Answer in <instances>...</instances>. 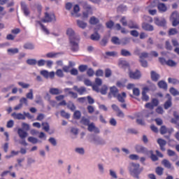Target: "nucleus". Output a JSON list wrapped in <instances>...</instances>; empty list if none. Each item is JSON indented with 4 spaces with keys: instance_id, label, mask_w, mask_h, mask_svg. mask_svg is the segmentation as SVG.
Returning a JSON list of instances; mask_svg holds the SVG:
<instances>
[{
    "instance_id": "nucleus-1",
    "label": "nucleus",
    "mask_w": 179,
    "mask_h": 179,
    "mask_svg": "<svg viewBox=\"0 0 179 179\" xmlns=\"http://www.w3.org/2000/svg\"><path fill=\"white\" fill-rule=\"evenodd\" d=\"M66 34L69 37L70 44L73 51H78L79 47V38H76L75 36V31L72 28H69L66 30Z\"/></svg>"
},
{
    "instance_id": "nucleus-2",
    "label": "nucleus",
    "mask_w": 179,
    "mask_h": 179,
    "mask_svg": "<svg viewBox=\"0 0 179 179\" xmlns=\"http://www.w3.org/2000/svg\"><path fill=\"white\" fill-rule=\"evenodd\" d=\"M129 171L132 177L136 179H139L141 178V177H139V174L143 171V167L141 168V165L139 164L131 163L130 164Z\"/></svg>"
},
{
    "instance_id": "nucleus-3",
    "label": "nucleus",
    "mask_w": 179,
    "mask_h": 179,
    "mask_svg": "<svg viewBox=\"0 0 179 179\" xmlns=\"http://www.w3.org/2000/svg\"><path fill=\"white\" fill-rule=\"evenodd\" d=\"M40 74L42 75V76H43V78H45V79H54L55 76V72L54 71H50L49 72L47 70H42L40 71Z\"/></svg>"
},
{
    "instance_id": "nucleus-4",
    "label": "nucleus",
    "mask_w": 179,
    "mask_h": 179,
    "mask_svg": "<svg viewBox=\"0 0 179 179\" xmlns=\"http://www.w3.org/2000/svg\"><path fill=\"white\" fill-rule=\"evenodd\" d=\"M171 21L172 22V26L176 27V26H178L179 24V14L177 11H175L172 13L171 16Z\"/></svg>"
},
{
    "instance_id": "nucleus-5",
    "label": "nucleus",
    "mask_w": 179,
    "mask_h": 179,
    "mask_svg": "<svg viewBox=\"0 0 179 179\" xmlns=\"http://www.w3.org/2000/svg\"><path fill=\"white\" fill-rule=\"evenodd\" d=\"M92 14H93V9H92V7H90V6H88L85 9V10L83 11L82 19L83 20H86V19L89 17V15Z\"/></svg>"
},
{
    "instance_id": "nucleus-6",
    "label": "nucleus",
    "mask_w": 179,
    "mask_h": 179,
    "mask_svg": "<svg viewBox=\"0 0 179 179\" xmlns=\"http://www.w3.org/2000/svg\"><path fill=\"white\" fill-rule=\"evenodd\" d=\"M94 145H106V141L99 136H95L91 140Z\"/></svg>"
},
{
    "instance_id": "nucleus-7",
    "label": "nucleus",
    "mask_w": 179,
    "mask_h": 179,
    "mask_svg": "<svg viewBox=\"0 0 179 179\" xmlns=\"http://www.w3.org/2000/svg\"><path fill=\"white\" fill-rule=\"evenodd\" d=\"M159 62L162 64V65H168V66H176L177 63L172 59H169L166 61L164 58H159Z\"/></svg>"
},
{
    "instance_id": "nucleus-8",
    "label": "nucleus",
    "mask_w": 179,
    "mask_h": 179,
    "mask_svg": "<svg viewBox=\"0 0 179 179\" xmlns=\"http://www.w3.org/2000/svg\"><path fill=\"white\" fill-rule=\"evenodd\" d=\"M43 23H48V22H55V15L54 14H45V19L42 20Z\"/></svg>"
},
{
    "instance_id": "nucleus-9",
    "label": "nucleus",
    "mask_w": 179,
    "mask_h": 179,
    "mask_svg": "<svg viewBox=\"0 0 179 179\" xmlns=\"http://www.w3.org/2000/svg\"><path fill=\"white\" fill-rule=\"evenodd\" d=\"M95 83L96 85H92V89L95 92H99V86H101V85H103V80H101V78H96L95 79Z\"/></svg>"
},
{
    "instance_id": "nucleus-10",
    "label": "nucleus",
    "mask_w": 179,
    "mask_h": 179,
    "mask_svg": "<svg viewBox=\"0 0 179 179\" xmlns=\"http://www.w3.org/2000/svg\"><path fill=\"white\" fill-rule=\"evenodd\" d=\"M80 11V7H79V5L76 4L73 6V11L71 13L72 16H73V17H80V13H79Z\"/></svg>"
},
{
    "instance_id": "nucleus-11",
    "label": "nucleus",
    "mask_w": 179,
    "mask_h": 179,
    "mask_svg": "<svg viewBox=\"0 0 179 179\" xmlns=\"http://www.w3.org/2000/svg\"><path fill=\"white\" fill-rule=\"evenodd\" d=\"M129 78H131V79H140L141 74V71H130L129 73Z\"/></svg>"
},
{
    "instance_id": "nucleus-12",
    "label": "nucleus",
    "mask_w": 179,
    "mask_h": 179,
    "mask_svg": "<svg viewBox=\"0 0 179 179\" xmlns=\"http://www.w3.org/2000/svg\"><path fill=\"white\" fill-rule=\"evenodd\" d=\"M111 96L117 97L118 96V89L117 87L113 86L110 88V92L108 94V97L111 98Z\"/></svg>"
},
{
    "instance_id": "nucleus-13",
    "label": "nucleus",
    "mask_w": 179,
    "mask_h": 179,
    "mask_svg": "<svg viewBox=\"0 0 179 179\" xmlns=\"http://www.w3.org/2000/svg\"><path fill=\"white\" fill-rule=\"evenodd\" d=\"M148 92H149V88L148 87H145L143 89L142 97H141L143 101H149V96L146 94Z\"/></svg>"
},
{
    "instance_id": "nucleus-14",
    "label": "nucleus",
    "mask_w": 179,
    "mask_h": 179,
    "mask_svg": "<svg viewBox=\"0 0 179 179\" xmlns=\"http://www.w3.org/2000/svg\"><path fill=\"white\" fill-rule=\"evenodd\" d=\"M166 97L167 98V101L165 102L164 107L165 108V110H169V108H170V107L172 106V103H171V96H170L169 94H167L166 95Z\"/></svg>"
},
{
    "instance_id": "nucleus-15",
    "label": "nucleus",
    "mask_w": 179,
    "mask_h": 179,
    "mask_svg": "<svg viewBox=\"0 0 179 179\" xmlns=\"http://www.w3.org/2000/svg\"><path fill=\"white\" fill-rule=\"evenodd\" d=\"M88 131H90V132H94L95 134L100 133V130L99 129V128L96 127L94 123H91L88 124Z\"/></svg>"
},
{
    "instance_id": "nucleus-16",
    "label": "nucleus",
    "mask_w": 179,
    "mask_h": 179,
    "mask_svg": "<svg viewBox=\"0 0 179 179\" xmlns=\"http://www.w3.org/2000/svg\"><path fill=\"white\" fill-rule=\"evenodd\" d=\"M136 153H146L147 150L145 147L141 145H136L134 147Z\"/></svg>"
},
{
    "instance_id": "nucleus-17",
    "label": "nucleus",
    "mask_w": 179,
    "mask_h": 179,
    "mask_svg": "<svg viewBox=\"0 0 179 179\" xmlns=\"http://www.w3.org/2000/svg\"><path fill=\"white\" fill-rule=\"evenodd\" d=\"M11 117H13L14 120H26V117H24V113H13L11 114Z\"/></svg>"
},
{
    "instance_id": "nucleus-18",
    "label": "nucleus",
    "mask_w": 179,
    "mask_h": 179,
    "mask_svg": "<svg viewBox=\"0 0 179 179\" xmlns=\"http://www.w3.org/2000/svg\"><path fill=\"white\" fill-rule=\"evenodd\" d=\"M17 134L20 138V139H26L27 138V133L23 129H18Z\"/></svg>"
},
{
    "instance_id": "nucleus-19",
    "label": "nucleus",
    "mask_w": 179,
    "mask_h": 179,
    "mask_svg": "<svg viewBox=\"0 0 179 179\" xmlns=\"http://www.w3.org/2000/svg\"><path fill=\"white\" fill-rule=\"evenodd\" d=\"M162 164L164 166L166 169H169V170H174V166L171 164V163L169 162L167 159H164L162 162Z\"/></svg>"
},
{
    "instance_id": "nucleus-20",
    "label": "nucleus",
    "mask_w": 179,
    "mask_h": 179,
    "mask_svg": "<svg viewBox=\"0 0 179 179\" xmlns=\"http://www.w3.org/2000/svg\"><path fill=\"white\" fill-rule=\"evenodd\" d=\"M21 8L25 16H29V15H30V10L24 2L21 3Z\"/></svg>"
},
{
    "instance_id": "nucleus-21",
    "label": "nucleus",
    "mask_w": 179,
    "mask_h": 179,
    "mask_svg": "<svg viewBox=\"0 0 179 179\" xmlns=\"http://www.w3.org/2000/svg\"><path fill=\"white\" fill-rule=\"evenodd\" d=\"M155 24H157V26H166V20L165 19L159 20V18L155 17Z\"/></svg>"
},
{
    "instance_id": "nucleus-22",
    "label": "nucleus",
    "mask_w": 179,
    "mask_h": 179,
    "mask_svg": "<svg viewBox=\"0 0 179 179\" xmlns=\"http://www.w3.org/2000/svg\"><path fill=\"white\" fill-rule=\"evenodd\" d=\"M115 29H116V30H121L122 34H128V33H129V31L127 30L125 28H122L120 24H116Z\"/></svg>"
},
{
    "instance_id": "nucleus-23",
    "label": "nucleus",
    "mask_w": 179,
    "mask_h": 179,
    "mask_svg": "<svg viewBox=\"0 0 179 179\" xmlns=\"http://www.w3.org/2000/svg\"><path fill=\"white\" fill-rule=\"evenodd\" d=\"M157 143L159 145L160 148H161V150H162L163 152H164V150H166V148H164V146H166V144L167 143L166 142V141L162 139V138H159L157 140Z\"/></svg>"
},
{
    "instance_id": "nucleus-24",
    "label": "nucleus",
    "mask_w": 179,
    "mask_h": 179,
    "mask_svg": "<svg viewBox=\"0 0 179 179\" xmlns=\"http://www.w3.org/2000/svg\"><path fill=\"white\" fill-rule=\"evenodd\" d=\"M118 101L120 103H124L125 101V99L127 98V94L125 92H122V94H118L117 96Z\"/></svg>"
},
{
    "instance_id": "nucleus-25",
    "label": "nucleus",
    "mask_w": 179,
    "mask_h": 179,
    "mask_svg": "<svg viewBox=\"0 0 179 179\" xmlns=\"http://www.w3.org/2000/svg\"><path fill=\"white\" fill-rule=\"evenodd\" d=\"M77 25L80 27V29H85L86 27H87V23L85 22L84 21H82L80 20H77L76 21Z\"/></svg>"
},
{
    "instance_id": "nucleus-26",
    "label": "nucleus",
    "mask_w": 179,
    "mask_h": 179,
    "mask_svg": "<svg viewBox=\"0 0 179 179\" xmlns=\"http://www.w3.org/2000/svg\"><path fill=\"white\" fill-rule=\"evenodd\" d=\"M151 78L154 82H157L160 79V76L156 71H151Z\"/></svg>"
},
{
    "instance_id": "nucleus-27",
    "label": "nucleus",
    "mask_w": 179,
    "mask_h": 179,
    "mask_svg": "<svg viewBox=\"0 0 179 179\" xmlns=\"http://www.w3.org/2000/svg\"><path fill=\"white\" fill-rule=\"evenodd\" d=\"M73 90H76L79 94H83L86 92V88L85 87H80V88L78 86H74Z\"/></svg>"
},
{
    "instance_id": "nucleus-28",
    "label": "nucleus",
    "mask_w": 179,
    "mask_h": 179,
    "mask_svg": "<svg viewBox=\"0 0 179 179\" xmlns=\"http://www.w3.org/2000/svg\"><path fill=\"white\" fill-rule=\"evenodd\" d=\"M49 92L50 94L53 95L61 94L62 93V91L58 88H50Z\"/></svg>"
},
{
    "instance_id": "nucleus-29",
    "label": "nucleus",
    "mask_w": 179,
    "mask_h": 179,
    "mask_svg": "<svg viewBox=\"0 0 179 179\" xmlns=\"http://www.w3.org/2000/svg\"><path fill=\"white\" fill-rule=\"evenodd\" d=\"M74 151L77 153V155H80V156H83V155H85V148L82 147L76 148Z\"/></svg>"
},
{
    "instance_id": "nucleus-30",
    "label": "nucleus",
    "mask_w": 179,
    "mask_h": 179,
    "mask_svg": "<svg viewBox=\"0 0 179 179\" xmlns=\"http://www.w3.org/2000/svg\"><path fill=\"white\" fill-rule=\"evenodd\" d=\"M142 27L144 30H147L148 31H153V26L149 24L143 23Z\"/></svg>"
},
{
    "instance_id": "nucleus-31",
    "label": "nucleus",
    "mask_w": 179,
    "mask_h": 179,
    "mask_svg": "<svg viewBox=\"0 0 179 179\" xmlns=\"http://www.w3.org/2000/svg\"><path fill=\"white\" fill-rule=\"evenodd\" d=\"M109 176H110L113 179H118V175H117V172L113 169L109 170Z\"/></svg>"
},
{
    "instance_id": "nucleus-32",
    "label": "nucleus",
    "mask_w": 179,
    "mask_h": 179,
    "mask_svg": "<svg viewBox=\"0 0 179 179\" xmlns=\"http://www.w3.org/2000/svg\"><path fill=\"white\" fill-rule=\"evenodd\" d=\"M90 38L94 41H99L100 40V34H99L97 32H95L91 35Z\"/></svg>"
},
{
    "instance_id": "nucleus-33",
    "label": "nucleus",
    "mask_w": 179,
    "mask_h": 179,
    "mask_svg": "<svg viewBox=\"0 0 179 179\" xmlns=\"http://www.w3.org/2000/svg\"><path fill=\"white\" fill-rule=\"evenodd\" d=\"M28 141L31 142V143H33L34 145H35L36 143H41V141H38V139L32 136L28 138Z\"/></svg>"
},
{
    "instance_id": "nucleus-34",
    "label": "nucleus",
    "mask_w": 179,
    "mask_h": 179,
    "mask_svg": "<svg viewBox=\"0 0 179 179\" xmlns=\"http://www.w3.org/2000/svg\"><path fill=\"white\" fill-rule=\"evenodd\" d=\"M118 65L120 68H127L129 64L125 60H120Z\"/></svg>"
},
{
    "instance_id": "nucleus-35",
    "label": "nucleus",
    "mask_w": 179,
    "mask_h": 179,
    "mask_svg": "<svg viewBox=\"0 0 179 179\" xmlns=\"http://www.w3.org/2000/svg\"><path fill=\"white\" fill-rule=\"evenodd\" d=\"M158 9L160 12H166L167 10V6L164 3L158 4Z\"/></svg>"
},
{
    "instance_id": "nucleus-36",
    "label": "nucleus",
    "mask_w": 179,
    "mask_h": 179,
    "mask_svg": "<svg viewBox=\"0 0 179 179\" xmlns=\"http://www.w3.org/2000/svg\"><path fill=\"white\" fill-rule=\"evenodd\" d=\"M111 41L112 43H113V44H116L117 45H120V44H121V40H120V38L117 36L112 37Z\"/></svg>"
},
{
    "instance_id": "nucleus-37",
    "label": "nucleus",
    "mask_w": 179,
    "mask_h": 179,
    "mask_svg": "<svg viewBox=\"0 0 179 179\" xmlns=\"http://www.w3.org/2000/svg\"><path fill=\"white\" fill-rule=\"evenodd\" d=\"M37 24H40L41 29L43 30V31H44V33H45V34H50V31H48L47 27H44V25H43V24H41V22L38 21Z\"/></svg>"
},
{
    "instance_id": "nucleus-38",
    "label": "nucleus",
    "mask_w": 179,
    "mask_h": 179,
    "mask_svg": "<svg viewBox=\"0 0 179 179\" xmlns=\"http://www.w3.org/2000/svg\"><path fill=\"white\" fill-rule=\"evenodd\" d=\"M97 23H99V18H97L94 16L90 17V24H97Z\"/></svg>"
},
{
    "instance_id": "nucleus-39",
    "label": "nucleus",
    "mask_w": 179,
    "mask_h": 179,
    "mask_svg": "<svg viewBox=\"0 0 179 179\" xmlns=\"http://www.w3.org/2000/svg\"><path fill=\"white\" fill-rule=\"evenodd\" d=\"M17 52H19V49H17V48H10V49H8V53L10 55H13V54H17Z\"/></svg>"
},
{
    "instance_id": "nucleus-40",
    "label": "nucleus",
    "mask_w": 179,
    "mask_h": 179,
    "mask_svg": "<svg viewBox=\"0 0 179 179\" xmlns=\"http://www.w3.org/2000/svg\"><path fill=\"white\" fill-rule=\"evenodd\" d=\"M130 40L131 39L129 38H124L120 40V44L122 45H127V44H129Z\"/></svg>"
},
{
    "instance_id": "nucleus-41",
    "label": "nucleus",
    "mask_w": 179,
    "mask_h": 179,
    "mask_svg": "<svg viewBox=\"0 0 179 179\" xmlns=\"http://www.w3.org/2000/svg\"><path fill=\"white\" fill-rule=\"evenodd\" d=\"M163 171H164V169L160 166L157 167L155 169V172L158 176H163Z\"/></svg>"
},
{
    "instance_id": "nucleus-42",
    "label": "nucleus",
    "mask_w": 179,
    "mask_h": 179,
    "mask_svg": "<svg viewBox=\"0 0 179 179\" xmlns=\"http://www.w3.org/2000/svg\"><path fill=\"white\" fill-rule=\"evenodd\" d=\"M129 159L130 160H134V161H136V160H139V155H136V154H131L129 156Z\"/></svg>"
},
{
    "instance_id": "nucleus-43",
    "label": "nucleus",
    "mask_w": 179,
    "mask_h": 179,
    "mask_svg": "<svg viewBox=\"0 0 179 179\" xmlns=\"http://www.w3.org/2000/svg\"><path fill=\"white\" fill-rule=\"evenodd\" d=\"M26 97L29 100H33V99H34V96L33 95V90H29V92L26 94Z\"/></svg>"
},
{
    "instance_id": "nucleus-44",
    "label": "nucleus",
    "mask_w": 179,
    "mask_h": 179,
    "mask_svg": "<svg viewBox=\"0 0 179 179\" xmlns=\"http://www.w3.org/2000/svg\"><path fill=\"white\" fill-rule=\"evenodd\" d=\"M158 86L161 89H167V83H166L164 81H159L158 83Z\"/></svg>"
},
{
    "instance_id": "nucleus-45",
    "label": "nucleus",
    "mask_w": 179,
    "mask_h": 179,
    "mask_svg": "<svg viewBox=\"0 0 179 179\" xmlns=\"http://www.w3.org/2000/svg\"><path fill=\"white\" fill-rule=\"evenodd\" d=\"M121 55L123 57H131V52L125 49L121 50Z\"/></svg>"
},
{
    "instance_id": "nucleus-46",
    "label": "nucleus",
    "mask_w": 179,
    "mask_h": 179,
    "mask_svg": "<svg viewBox=\"0 0 179 179\" xmlns=\"http://www.w3.org/2000/svg\"><path fill=\"white\" fill-rule=\"evenodd\" d=\"M28 65H36L37 64V60L36 59H29L27 60Z\"/></svg>"
},
{
    "instance_id": "nucleus-47",
    "label": "nucleus",
    "mask_w": 179,
    "mask_h": 179,
    "mask_svg": "<svg viewBox=\"0 0 179 179\" xmlns=\"http://www.w3.org/2000/svg\"><path fill=\"white\" fill-rule=\"evenodd\" d=\"M18 85H19V86H21V87H22V89H29V87H30L29 84L25 83L23 82H19Z\"/></svg>"
},
{
    "instance_id": "nucleus-48",
    "label": "nucleus",
    "mask_w": 179,
    "mask_h": 179,
    "mask_svg": "<svg viewBox=\"0 0 179 179\" xmlns=\"http://www.w3.org/2000/svg\"><path fill=\"white\" fill-rule=\"evenodd\" d=\"M128 27L129 29H138V26L136 24V23H134L132 21H130L128 24Z\"/></svg>"
},
{
    "instance_id": "nucleus-49",
    "label": "nucleus",
    "mask_w": 179,
    "mask_h": 179,
    "mask_svg": "<svg viewBox=\"0 0 179 179\" xmlns=\"http://www.w3.org/2000/svg\"><path fill=\"white\" fill-rule=\"evenodd\" d=\"M24 48H25L26 50H34V45H33L32 43H26L24 45Z\"/></svg>"
},
{
    "instance_id": "nucleus-50",
    "label": "nucleus",
    "mask_w": 179,
    "mask_h": 179,
    "mask_svg": "<svg viewBox=\"0 0 179 179\" xmlns=\"http://www.w3.org/2000/svg\"><path fill=\"white\" fill-rule=\"evenodd\" d=\"M57 55H58V53L49 52L46 54L45 57L47 58H56Z\"/></svg>"
},
{
    "instance_id": "nucleus-51",
    "label": "nucleus",
    "mask_w": 179,
    "mask_h": 179,
    "mask_svg": "<svg viewBox=\"0 0 179 179\" xmlns=\"http://www.w3.org/2000/svg\"><path fill=\"white\" fill-rule=\"evenodd\" d=\"M107 90H108V87L107 85H103L100 92L101 94H107Z\"/></svg>"
},
{
    "instance_id": "nucleus-52",
    "label": "nucleus",
    "mask_w": 179,
    "mask_h": 179,
    "mask_svg": "<svg viewBox=\"0 0 179 179\" xmlns=\"http://www.w3.org/2000/svg\"><path fill=\"white\" fill-rule=\"evenodd\" d=\"M170 93L172 94L173 96H179V92L173 87H171L169 90Z\"/></svg>"
},
{
    "instance_id": "nucleus-53",
    "label": "nucleus",
    "mask_w": 179,
    "mask_h": 179,
    "mask_svg": "<svg viewBox=\"0 0 179 179\" xmlns=\"http://www.w3.org/2000/svg\"><path fill=\"white\" fill-rule=\"evenodd\" d=\"M78 70L80 71V72H85L87 71V65H80L78 66Z\"/></svg>"
},
{
    "instance_id": "nucleus-54",
    "label": "nucleus",
    "mask_w": 179,
    "mask_h": 179,
    "mask_svg": "<svg viewBox=\"0 0 179 179\" xmlns=\"http://www.w3.org/2000/svg\"><path fill=\"white\" fill-rule=\"evenodd\" d=\"M67 107L71 111H75V110H76V106H75V105L72 102L69 103Z\"/></svg>"
},
{
    "instance_id": "nucleus-55",
    "label": "nucleus",
    "mask_w": 179,
    "mask_h": 179,
    "mask_svg": "<svg viewBox=\"0 0 179 179\" xmlns=\"http://www.w3.org/2000/svg\"><path fill=\"white\" fill-rule=\"evenodd\" d=\"M109 124L112 127H117V120L114 117H112L109 120Z\"/></svg>"
},
{
    "instance_id": "nucleus-56",
    "label": "nucleus",
    "mask_w": 179,
    "mask_h": 179,
    "mask_svg": "<svg viewBox=\"0 0 179 179\" xmlns=\"http://www.w3.org/2000/svg\"><path fill=\"white\" fill-rule=\"evenodd\" d=\"M42 126H43V129H44V131H45L46 132H48V131H50V125L48 124V123L43 122L42 124Z\"/></svg>"
},
{
    "instance_id": "nucleus-57",
    "label": "nucleus",
    "mask_w": 179,
    "mask_h": 179,
    "mask_svg": "<svg viewBox=\"0 0 179 179\" xmlns=\"http://www.w3.org/2000/svg\"><path fill=\"white\" fill-rule=\"evenodd\" d=\"M81 124H83V125H89V122L90 120L89 119L86 118V117H83L80 120Z\"/></svg>"
},
{
    "instance_id": "nucleus-58",
    "label": "nucleus",
    "mask_w": 179,
    "mask_h": 179,
    "mask_svg": "<svg viewBox=\"0 0 179 179\" xmlns=\"http://www.w3.org/2000/svg\"><path fill=\"white\" fill-rule=\"evenodd\" d=\"M87 75H88V76L92 77L94 75V70H93V69L90 68L87 70Z\"/></svg>"
},
{
    "instance_id": "nucleus-59",
    "label": "nucleus",
    "mask_w": 179,
    "mask_h": 179,
    "mask_svg": "<svg viewBox=\"0 0 179 179\" xmlns=\"http://www.w3.org/2000/svg\"><path fill=\"white\" fill-rule=\"evenodd\" d=\"M111 75H113V72L111 71V70L110 69H106L105 70V76L106 78H110V76H111Z\"/></svg>"
},
{
    "instance_id": "nucleus-60",
    "label": "nucleus",
    "mask_w": 179,
    "mask_h": 179,
    "mask_svg": "<svg viewBox=\"0 0 179 179\" xmlns=\"http://www.w3.org/2000/svg\"><path fill=\"white\" fill-rule=\"evenodd\" d=\"M82 114L80 113V111L79 110H76L74 112L73 116L74 118H76V120H79V118H80Z\"/></svg>"
},
{
    "instance_id": "nucleus-61",
    "label": "nucleus",
    "mask_w": 179,
    "mask_h": 179,
    "mask_svg": "<svg viewBox=\"0 0 179 179\" xmlns=\"http://www.w3.org/2000/svg\"><path fill=\"white\" fill-rule=\"evenodd\" d=\"M13 125H15V121L10 120L7 122L6 127L8 128H13Z\"/></svg>"
},
{
    "instance_id": "nucleus-62",
    "label": "nucleus",
    "mask_w": 179,
    "mask_h": 179,
    "mask_svg": "<svg viewBox=\"0 0 179 179\" xmlns=\"http://www.w3.org/2000/svg\"><path fill=\"white\" fill-rule=\"evenodd\" d=\"M96 76L101 77L104 75V71L101 69H98L95 73Z\"/></svg>"
},
{
    "instance_id": "nucleus-63",
    "label": "nucleus",
    "mask_w": 179,
    "mask_h": 179,
    "mask_svg": "<svg viewBox=\"0 0 179 179\" xmlns=\"http://www.w3.org/2000/svg\"><path fill=\"white\" fill-rule=\"evenodd\" d=\"M56 75L59 78H64V71H62L61 69H57L56 71Z\"/></svg>"
},
{
    "instance_id": "nucleus-64",
    "label": "nucleus",
    "mask_w": 179,
    "mask_h": 179,
    "mask_svg": "<svg viewBox=\"0 0 179 179\" xmlns=\"http://www.w3.org/2000/svg\"><path fill=\"white\" fill-rule=\"evenodd\" d=\"M45 62L46 61L45 59H40L36 62V64L38 66H44V65H45Z\"/></svg>"
}]
</instances>
